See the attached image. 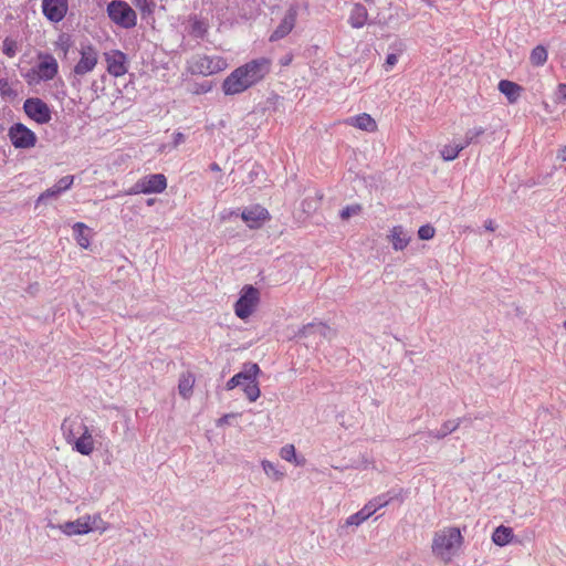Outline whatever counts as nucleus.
Returning a JSON list of instances; mask_svg holds the SVG:
<instances>
[{"label": "nucleus", "instance_id": "1", "mask_svg": "<svg viewBox=\"0 0 566 566\" xmlns=\"http://www.w3.org/2000/svg\"><path fill=\"white\" fill-rule=\"evenodd\" d=\"M271 71V61L259 57L234 69L223 81L226 95L240 94L262 81Z\"/></svg>", "mask_w": 566, "mask_h": 566}, {"label": "nucleus", "instance_id": "2", "mask_svg": "<svg viewBox=\"0 0 566 566\" xmlns=\"http://www.w3.org/2000/svg\"><path fill=\"white\" fill-rule=\"evenodd\" d=\"M463 537L458 527H448L437 532L432 541V553L442 560H450L461 546Z\"/></svg>", "mask_w": 566, "mask_h": 566}, {"label": "nucleus", "instance_id": "3", "mask_svg": "<svg viewBox=\"0 0 566 566\" xmlns=\"http://www.w3.org/2000/svg\"><path fill=\"white\" fill-rule=\"evenodd\" d=\"M106 12L109 20L123 29H133L137 24V13L124 0L109 1Z\"/></svg>", "mask_w": 566, "mask_h": 566}, {"label": "nucleus", "instance_id": "4", "mask_svg": "<svg viewBox=\"0 0 566 566\" xmlns=\"http://www.w3.org/2000/svg\"><path fill=\"white\" fill-rule=\"evenodd\" d=\"M80 60L73 67L74 80L72 81V85L75 86L76 82L80 83V78L87 73H91L98 62V51L91 43H81L80 49Z\"/></svg>", "mask_w": 566, "mask_h": 566}, {"label": "nucleus", "instance_id": "5", "mask_svg": "<svg viewBox=\"0 0 566 566\" xmlns=\"http://www.w3.org/2000/svg\"><path fill=\"white\" fill-rule=\"evenodd\" d=\"M260 301L259 290L251 285H244L241 290L240 296L234 303V313L241 318L245 319L252 315Z\"/></svg>", "mask_w": 566, "mask_h": 566}, {"label": "nucleus", "instance_id": "6", "mask_svg": "<svg viewBox=\"0 0 566 566\" xmlns=\"http://www.w3.org/2000/svg\"><path fill=\"white\" fill-rule=\"evenodd\" d=\"M11 144L17 149H29L35 146L38 137L33 130L22 123H14L8 132Z\"/></svg>", "mask_w": 566, "mask_h": 566}, {"label": "nucleus", "instance_id": "7", "mask_svg": "<svg viewBox=\"0 0 566 566\" xmlns=\"http://www.w3.org/2000/svg\"><path fill=\"white\" fill-rule=\"evenodd\" d=\"M24 113L38 124H48L52 119L49 105L39 97H29L23 103Z\"/></svg>", "mask_w": 566, "mask_h": 566}, {"label": "nucleus", "instance_id": "8", "mask_svg": "<svg viewBox=\"0 0 566 566\" xmlns=\"http://www.w3.org/2000/svg\"><path fill=\"white\" fill-rule=\"evenodd\" d=\"M167 187V179L163 174H153L139 179L129 193H160Z\"/></svg>", "mask_w": 566, "mask_h": 566}, {"label": "nucleus", "instance_id": "9", "mask_svg": "<svg viewBox=\"0 0 566 566\" xmlns=\"http://www.w3.org/2000/svg\"><path fill=\"white\" fill-rule=\"evenodd\" d=\"M39 60L40 62L36 67H33L31 72L36 73L41 81L53 80L59 72V64L55 57L49 53H40Z\"/></svg>", "mask_w": 566, "mask_h": 566}, {"label": "nucleus", "instance_id": "10", "mask_svg": "<svg viewBox=\"0 0 566 566\" xmlns=\"http://www.w3.org/2000/svg\"><path fill=\"white\" fill-rule=\"evenodd\" d=\"M42 13L53 23L61 22L69 10L67 0H42Z\"/></svg>", "mask_w": 566, "mask_h": 566}, {"label": "nucleus", "instance_id": "11", "mask_svg": "<svg viewBox=\"0 0 566 566\" xmlns=\"http://www.w3.org/2000/svg\"><path fill=\"white\" fill-rule=\"evenodd\" d=\"M261 373V369L255 363H245L243 364L242 370L231 377L227 384L226 389L232 390L238 386H245L249 380H253Z\"/></svg>", "mask_w": 566, "mask_h": 566}, {"label": "nucleus", "instance_id": "12", "mask_svg": "<svg viewBox=\"0 0 566 566\" xmlns=\"http://www.w3.org/2000/svg\"><path fill=\"white\" fill-rule=\"evenodd\" d=\"M104 55L107 63V72L111 75L119 77L127 73V55L124 52L113 50Z\"/></svg>", "mask_w": 566, "mask_h": 566}, {"label": "nucleus", "instance_id": "13", "mask_svg": "<svg viewBox=\"0 0 566 566\" xmlns=\"http://www.w3.org/2000/svg\"><path fill=\"white\" fill-rule=\"evenodd\" d=\"M96 522V517H94L93 522H91V516L86 515L83 517H80L75 521H69L64 524L60 525V530L69 535H82L87 534L94 530V524Z\"/></svg>", "mask_w": 566, "mask_h": 566}, {"label": "nucleus", "instance_id": "14", "mask_svg": "<svg viewBox=\"0 0 566 566\" xmlns=\"http://www.w3.org/2000/svg\"><path fill=\"white\" fill-rule=\"evenodd\" d=\"M297 18V9L291 6L276 29L272 32L270 41H277L285 38L294 28Z\"/></svg>", "mask_w": 566, "mask_h": 566}, {"label": "nucleus", "instance_id": "15", "mask_svg": "<svg viewBox=\"0 0 566 566\" xmlns=\"http://www.w3.org/2000/svg\"><path fill=\"white\" fill-rule=\"evenodd\" d=\"M241 218L249 228L258 229L264 221L270 219V213L265 208L260 205H255L250 209H244L241 213Z\"/></svg>", "mask_w": 566, "mask_h": 566}, {"label": "nucleus", "instance_id": "16", "mask_svg": "<svg viewBox=\"0 0 566 566\" xmlns=\"http://www.w3.org/2000/svg\"><path fill=\"white\" fill-rule=\"evenodd\" d=\"M333 331L326 324L318 323H308L304 325L295 335L298 338H307L310 336H317L319 340L329 339L332 337Z\"/></svg>", "mask_w": 566, "mask_h": 566}, {"label": "nucleus", "instance_id": "17", "mask_svg": "<svg viewBox=\"0 0 566 566\" xmlns=\"http://www.w3.org/2000/svg\"><path fill=\"white\" fill-rule=\"evenodd\" d=\"M85 428H87V426L83 423V421L78 420L77 417H67L63 420L61 424L63 437L69 444H72L73 441L77 438L78 434H81L84 431Z\"/></svg>", "mask_w": 566, "mask_h": 566}, {"label": "nucleus", "instance_id": "18", "mask_svg": "<svg viewBox=\"0 0 566 566\" xmlns=\"http://www.w3.org/2000/svg\"><path fill=\"white\" fill-rule=\"evenodd\" d=\"M71 446L80 454L90 455L94 451V440L88 428H85Z\"/></svg>", "mask_w": 566, "mask_h": 566}, {"label": "nucleus", "instance_id": "19", "mask_svg": "<svg viewBox=\"0 0 566 566\" xmlns=\"http://www.w3.org/2000/svg\"><path fill=\"white\" fill-rule=\"evenodd\" d=\"M367 18L368 11L366 7L361 3H356L350 11L348 23L355 29H360L366 24Z\"/></svg>", "mask_w": 566, "mask_h": 566}, {"label": "nucleus", "instance_id": "20", "mask_svg": "<svg viewBox=\"0 0 566 566\" xmlns=\"http://www.w3.org/2000/svg\"><path fill=\"white\" fill-rule=\"evenodd\" d=\"M464 418H457L454 420H447L442 423L438 430H430L428 434L438 440L446 438L450 433L454 432L463 422Z\"/></svg>", "mask_w": 566, "mask_h": 566}, {"label": "nucleus", "instance_id": "21", "mask_svg": "<svg viewBox=\"0 0 566 566\" xmlns=\"http://www.w3.org/2000/svg\"><path fill=\"white\" fill-rule=\"evenodd\" d=\"M499 91L505 95L507 101L510 103H515L517 98L520 97V93L522 91V87L509 80H501L499 82Z\"/></svg>", "mask_w": 566, "mask_h": 566}, {"label": "nucleus", "instance_id": "22", "mask_svg": "<svg viewBox=\"0 0 566 566\" xmlns=\"http://www.w3.org/2000/svg\"><path fill=\"white\" fill-rule=\"evenodd\" d=\"M73 233H74L75 240L80 247H82L84 249H87L90 247L91 229L85 223L76 222L73 226Z\"/></svg>", "mask_w": 566, "mask_h": 566}, {"label": "nucleus", "instance_id": "23", "mask_svg": "<svg viewBox=\"0 0 566 566\" xmlns=\"http://www.w3.org/2000/svg\"><path fill=\"white\" fill-rule=\"evenodd\" d=\"M410 238L408 237L407 232L403 230L401 226H396L391 230V243L392 248L396 251L403 250L408 243Z\"/></svg>", "mask_w": 566, "mask_h": 566}, {"label": "nucleus", "instance_id": "24", "mask_svg": "<svg viewBox=\"0 0 566 566\" xmlns=\"http://www.w3.org/2000/svg\"><path fill=\"white\" fill-rule=\"evenodd\" d=\"M513 536L514 534L511 527L500 525L494 530L492 541L497 546H505L512 541Z\"/></svg>", "mask_w": 566, "mask_h": 566}, {"label": "nucleus", "instance_id": "25", "mask_svg": "<svg viewBox=\"0 0 566 566\" xmlns=\"http://www.w3.org/2000/svg\"><path fill=\"white\" fill-rule=\"evenodd\" d=\"M350 120L355 127L361 130L374 132L377 128L375 119L366 113L359 114L353 117Z\"/></svg>", "mask_w": 566, "mask_h": 566}, {"label": "nucleus", "instance_id": "26", "mask_svg": "<svg viewBox=\"0 0 566 566\" xmlns=\"http://www.w3.org/2000/svg\"><path fill=\"white\" fill-rule=\"evenodd\" d=\"M396 497H398V494L390 491L374 497L366 505L367 507H370V511L374 514L377 510L388 505Z\"/></svg>", "mask_w": 566, "mask_h": 566}, {"label": "nucleus", "instance_id": "27", "mask_svg": "<svg viewBox=\"0 0 566 566\" xmlns=\"http://www.w3.org/2000/svg\"><path fill=\"white\" fill-rule=\"evenodd\" d=\"M371 515H373V512L370 511V507H367V505H365L360 511L348 516L346 518L343 527L359 526L363 522H365Z\"/></svg>", "mask_w": 566, "mask_h": 566}, {"label": "nucleus", "instance_id": "28", "mask_svg": "<svg viewBox=\"0 0 566 566\" xmlns=\"http://www.w3.org/2000/svg\"><path fill=\"white\" fill-rule=\"evenodd\" d=\"M132 3L139 10L143 19H148L155 12V0H132Z\"/></svg>", "mask_w": 566, "mask_h": 566}, {"label": "nucleus", "instance_id": "29", "mask_svg": "<svg viewBox=\"0 0 566 566\" xmlns=\"http://www.w3.org/2000/svg\"><path fill=\"white\" fill-rule=\"evenodd\" d=\"M465 146H463V143L460 144H449L444 145L443 148L440 150L441 157L446 161H452L454 160L461 150H463Z\"/></svg>", "mask_w": 566, "mask_h": 566}, {"label": "nucleus", "instance_id": "30", "mask_svg": "<svg viewBox=\"0 0 566 566\" xmlns=\"http://www.w3.org/2000/svg\"><path fill=\"white\" fill-rule=\"evenodd\" d=\"M547 50L543 45H536L531 52V63L534 66H542L547 61Z\"/></svg>", "mask_w": 566, "mask_h": 566}, {"label": "nucleus", "instance_id": "31", "mask_svg": "<svg viewBox=\"0 0 566 566\" xmlns=\"http://www.w3.org/2000/svg\"><path fill=\"white\" fill-rule=\"evenodd\" d=\"M197 67L202 74H213L220 70L218 63H214L210 56L201 57L197 63Z\"/></svg>", "mask_w": 566, "mask_h": 566}, {"label": "nucleus", "instance_id": "32", "mask_svg": "<svg viewBox=\"0 0 566 566\" xmlns=\"http://www.w3.org/2000/svg\"><path fill=\"white\" fill-rule=\"evenodd\" d=\"M207 32H208V27L203 20L198 19L197 17L191 19L190 33L193 36L203 39L205 35L207 34Z\"/></svg>", "mask_w": 566, "mask_h": 566}, {"label": "nucleus", "instance_id": "33", "mask_svg": "<svg viewBox=\"0 0 566 566\" xmlns=\"http://www.w3.org/2000/svg\"><path fill=\"white\" fill-rule=\"evenodd\" d=\"M243 391L250 401H255L261 395L256 378L249 380L243 387Z\"/></svg>", "mask_w": 566, "mask_h": 566}, {"label": "nucleus", "instance_id": "34", "mask_svg": "<svg viewBox=\"0 0 566 566\" xmlns=\"http://www.w3.org/2000/svg\"><path fill=\"white\" fill-rule=\"evenodd\" d=\"M262 468H263L265 474L275 481H279L284 476V472L280 471L277 469L276 464H274L271 461L263 460Z\"/></svg>", "mask_w": 566, "mask_h": 566}, {"label": "nucleus", "instance_id": "35", "mask_svg": "<svg viewBox=\"0 0 566 566\" xmlns=\"http://www.w3.org/2000/svg\"><path fill=\"white\" fill-rule=\"evenodd\" d=\"M485 133L483 127H474L465 133L463 146L468 147L471 144L478 143V138Z\"/></svg>", "mask_w": 566, "mask_h": 566}, {"label": "nucleus", "instance_id": "36", "mask_svg": "<svg viewBox=\"0 0 566 566\" xmlns=\"http://www.w3.org/2000/svg\"><path fill=\"white\" fill-rule=\"evenodd\" d=\"M18 44L17 41L11 38H6L2 42V52L8 57H13L17 54Z\"/></svg>", "mask_w": 566, "mask_h": 566}, {"label": "nucleus", "instance_id": "37", "mask_svg": "<svg viewBox=\"0 0 566 566\" xmlns=\"http://www.w3.org/2000/svg\"><path fill=\"white\" fill-rule=\"evenodd\" d=\"M193 380L190 378H181L178 384L179 394L187 398L192 392Z\"/></svg>", "mask_w": 566, "mask_h": 566}, {"label": "nucleus", "instance_id": "38", "mask_svg": "<svg viewBox=\"0 0 566 566\" xmlns=\"http://www.w3.org/2000/svg\"><path fill=\"white\" fill-rule=\"evenodd\" d=\"M0 95L2 97H17V92L10 86L7 78H0Z\"/></svg>", "mask_w": 566, "mask_h": 566}, {"label": "nucleus", "instance_id": "39", "mask_svg": "<svg viewBox=\"0 0 566 566\" xmlns=\"http://www.w3.org/2000/svg\"><path fill=\"white\" fill-rule=\"evenodd\" d=\"M73 181H74V177L71 176V175H67V176H64L62 177L55 185L54 187L56 188V191L57 192H64L66 191L67 189L71 188V186L73 185Z\"/></svg>", "mask_w": 566, "mask_h": 566}, {"label": "nucleus", "instance_id": "40", "mask_svg": "<svg viewBox=\"0 0 566 566\" xmlns=\"http://www.w3.org/2000/svg\"><path fill=\"white\" fill-rule=\"evenodd\" d=\"M361 210V207L359 205H350L346 206L344 209L340 210L339 216L343 220H348L353 216H357Z\"/></svg>", "mask_w": 566, "mask_h": 566}, {"label": "nucleus", "instance_id": "41", "mask_svg": "<svg viewBox=\"0 0 566 566\" xmlns=\"http://www.w3.org/2000/svg\"><path fill=\"white\" fill-rule=\"evenodd\" d=\"M280 455L285 461H296V450L293 444H286L281 449Z\"/></svg>", "mask_w": 566, "mask_h": 566}, {"label": "nucleus", "instance_id": "42", "mask_svg": "<svg viewBox=\"0 0 566 566\" xmlns=\"http://www.w3.org/2000/svg\"><path fill=\"white\" fill-rule=\"evenodd\" d=\"M57 48L63 52L64 56H66L70 48L72 46V40L69 34H61L56 42Z\"/></svg>", "mask_w": 566, "mask_h": 566}, {"label": "nucleus", "instance_id": "43", "mask_svg": "<svg viewBox=\"0 0 566 566\" xmlns=\"http://www.w3.org/2000/svg\"><path fill=\"white\" fill-rule=\"evenodd\" d=\"M436 229L431 224H423L418 230V238L420 240H430L434 237Z\"/></svg>", "mask_w": 566, "mask_h": 566}, {"label": "nucleus", "instance_id": "44", "mask_svg": "<svg viewBox=\"0 0 566 566\" xmlns=\"http://www.w3.org/2000/svg\"><path fill=\"white\" fill-rule=\"evenodd\" d=\"M60 195H61V192H57L56 188L53 186V187L46 189L43 193H41V196L38 199V202L44 201V200L51 199V198H57Z\"/></svg>", "mask_w": 566, "mask_h": 566}, {"label": "nucleus", "instance_id": "45", "mask_svg": "<svg viewBox=\"0 0 566 566\" xmlns=\"http://www.w3.org/2000/svg\"><path fill=\"white\" fill-rule=\"evenodd\" d=\"M398 62V56L397 54L395 53H389L386 57V61H385V64H384V67L386 71H389L392 66L396 65V63Z\"/></svg>", "mask_w": 566, "mask_h": 566}, {"label": "nucleus", "instance_id": "46", "mask_svg": "<svg viewBox=\"0 0 566 566\" xmlns=\"http://www.w3.org/2000/svg\"><path fill=\"white\" fill-rule=\"evenodd\" d=\"M557 98L559 101L566 99V83H560L557 86Z\"/></svg>", "mask_w": 566, "mask_h": 566}, {"label": "nucleus", "instance_id": "47", "mask_svg": "<svg viewBox=\"0 0 566 566\" xmlns=\"http://www.w3.org/2000/svg\"><path fill=\"white\" fill-rule=\"evenodd\" d=\"M185 142V135L182 133H175L174 134V145L178 146L179 144Z\"/></svg>", "mask_w": 566, "mask_h": 566}, {"label": "nucleus", "instance_id": "48", "mask_svg": "<svg viewBox=\"0 0 566 566\" xmlns=\"http://www.w3.org/2000/svg\"><path fill=\"white\" fill-rule=\"evenodd\" d=\"M484 228L488 231H494L495 230V224H494L493 220H491V219L486 220L484 222Z\"/></svg>", "mask_w": 566, "mask_h": 566}, {"label": "nucleus", "instance_id": "49", "mask_svg": "<svg viewBox=\"0 0 566 566\" xmlns=\"http://www.w3.org/2000/svg\"><path fill=\"white\" fill-rule=\"evenodd\" d=\"M231 417H232L231 415H224V416H222V417L219 419L218 423H219V424L227 423V422H228V420H229V418H231Z\"/></svg>", "mask_w": 566, "mask_h": 566}, {"label": "nucleus", "instance_id": "50", "mask_svg": "<svg viewBox=\"0 0 566 566\" xmlns=\"http://www.w3.org/2000/svg\"><path fill=\"white\" fill-rule=\"evenodd\" d=\"M209 167H210V170H212V171L221 170L220 166L217 163H211Z\"/></svg>", "mask_w": 566, "mask_h": 566}, {"label": "nucleus", "instance_id": "51", "mask_svg": "<svg viewBox=\"0 0 566 566\" xmlns=\"http://www.w3.org/2000/svg\"><path fill=\"white\" fill-rule=\"evenodd\" d=\"M560 156H562L563 160L566 161V147H564L562 149V155Z\"/></svg>", "mask_w": 566, "mask_h": 566}, {"label": "nucleus", "instance_id": "52", "mask_svg": "<svg viewBox=\"0 0 566 566\" xmlns=\"http://www.w3.org/2000/svg\"><path fill=\"white\" fill-rule=\"evenodd\" d=\"M564 327H565V329H566V321L564 322Z\"/></svg>", "mask_w": 566, "mask_h": 566}]
</instances>
